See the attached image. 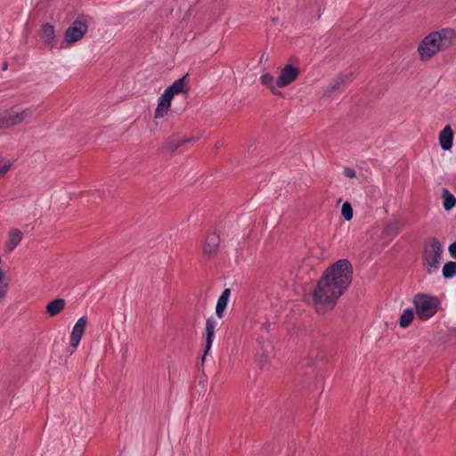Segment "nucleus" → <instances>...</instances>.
Segmentation results:
<instances>
[{
    "instance_id": "nucleus-1",
    "label": "nucleus",
    "mask_w": 456,
    "mask_h": 456,
    "mask_svg": "<svg viewBox=\"0 0 456 456\" xmlns=\"http://www.w3.org/2000/svg\"><path fill=\"white\" fill-rule=\"evenodd\" d=\"M353 269L347 259H340L329 266L312 291L316 312L323 314L331 310L352 281Z\"/></svg>"
},
{
    "instance_id": "nucleus-2",
    "label": "nucleus",
    "mask_w": 456,
    "mask_h": 456,
    "mask_svg": "<svg viewBox=\"0 0 456 456\" xmlns=\"http://www.w3.org/2000/svg\"><path fill=\"white\" fill-rule=\"evenodd\" d=\"M455 37L453 29L444 28L429 33L418 46V53L422 61H429L438 52L447 49Z\"/></svg>"
},
{
    "instance_id": "nucleus-3",
    "label": "nucleus",
    "mask_w": 456,
    "mask_h": 456,
    "mask_svg": "<svg viewBox=\"0 0 456 456\" xmlns=\"http://www.w3.org/2000/svg\"><path fill=\"white\" fill-rule=\"evenodd\" d=\"M187 75L175 80L167 87L158 100L155 114H167L175 96L183 94L188 90Z\"/></svg>"
},
{
    "instance_id": "nucleus-4",
    "label": "nucleus",
    "mask_w": 456,
    "mask_h": 456,
    "mask_svg": "<svg viewBox=\"0 0 456 456\" xmlns=\"http://www.w3.org/2000/svg\"><path fill=\"white\" fill-rule=\"evenodd\" d=\"M442 255V246L436 238H431L425 243L423 262L428 273H432L439 268Z\"/></svg>"
},
{
    "instance_id": "nucleus-5",
    "label": "nucleus",
    "mask_w": 456,
    "mask_h": 456,
    "mask_svg": "<svg viewBox=\"0 0 456 456\" xmlns=\"http://www.w3.org/2000/svg\"><path fill=\"white\" fill-rule=\"evenodd\" d=\"M413 304L418 317L422 321H427L436 314L439 300L428 294H417L413 297Z\"/></svg>"
},
{
    "instance_id": "nucleus-6",
    "label": "nucleus",
    "mask_w": 456,
    "mask_h": 456,
    "mask_svg": "<svg viewBox=\"0 0 456 456\" xmlns=\"http://www.w3.org/2000/svg\"><path fill=\"white\" fill-rule=\"evenodd\" d=\"M87 31V25L85 19L77 18L65 31V40L73 44L80 40Z\"/></svg>"
},
{
    "instance_id": "nucleus-7",
    "label": "nucleus",
    "mask_w": 456,
    "mask_h": 456,
    "mask_svg": "<svg viewBox=\"0 0 456 456\" xmlns=\"http://www.w3.org/2000/svg\"><path fill=\"white\" fill-rule=\"evenodd\" d=\"M298 76V69L291 65H286L281 71L275 85L278 87H284L292 83Z\"/></svg>"
},
{
    "instance_id": "nucleus-8",
    "label": "nucleus",
    "mask_w": 456,
    "mask_h": 456,
    "mask_svg": "<svg viewBox=\"0 0 456 456\" xmlns=\"http://www.w3.org/2000/svg\"><path fill=\"white\" fill-rule=\"evenodd\" d=\"M86 324L87 318L86 316H82L77 321V322L73 326L70 334V346L72 348L76 349L78 346L81 338L85 332Z\"/></svg>"
},
{
    "instance_id": "nucleus-9",
    "label": "nucleus",
    "mask_w": 456,
    "mask_h": 456,
    "mask_svg": "<svg viewBox=\"0 0 456 456\" xmlns=\"http://www.w3.org/2000/svg\"><path fill=\"white\" fill-rule=\"evenodd\" d=\"M352 73L339 76L333 80L323 91V97H331L335 93L339 91L345 85L352 81Z\"/></svg>"
},
{
    "instance_id": "nucleus-10",
    "label": "nucleus",
    "mask_w": 456,
    "mask_h": 456,
    "mask_svg": "<svg viewBox=\"0 0 456 456\" xmlns=\"http://www.w3.org/2000/svg\"><path fill=\"white\" fill-rule=\"evenodd\" d=\"M198 140V137L191 136L188 138H178V137H171L167 139L164 142L163 149L167 152H175L177 149L186 144H192Z\"/></svg>"
},
{
    "instance_id": "nucleus-11",
    "label": "nucleus",
    "mask_w": 456,
    "mask_h": 456,
    "mask_svg": "<svg viewBox=\"0 0 456 456\" xmlns=\"http://www.w3.org/2000/svg\"><path fill=\"white\" fill-rule=\"evenodd\" d=\"M216 324H217V322L214 317H209L206 321V338H205V344H204L205 351H204V354L202 357V361L205 360L206 355L211 349Z\"/></svg>"
},
{
    "instance_id": "nucleus-12",
    "label": "nucleus",
    "mask_w": 456,
    "mask_h": 456,
    "mask_svg": "<svg viewBox=\"0 0 456 456\" xmlns=\"http://www.w3.org/2000/svg\"><path fill=\"white\" fill-rule=\"evenodd\" d=\"M259 344H261V346L260 349L256 351V357L259 367L264 369L267 365L269 358L273 353V346L270 342L265 340L263 342H259Z\"/></svg>"
},
{
    "instance_id": "nucleus-13",
    "label": "nucleus",
    "mask_w": 456,
    "mask_h": 456,
    "mask_svg": "<svg viewBox=\"0 0 456 456\" xmlns=\"http://www.w3.org/2000/svg\"><path fill=\"white\" fill-rule=\"evenodd\" d=\"M453 132L447 125L439 134V144L444 151H449L452 147Z\"/></svg>"
},
{
    "instance_id": "nucleus-14",
    "label": "nucleus",
    "mask_w": 456,
    "mask_h": 456,
    "mask_svg": "<svg viewBox=\"0 0 456 456\" xmlns=\"http://www.w3.org/2000/svg\"><path fill=\"white\" fill-rule=\"evenodd\" d=\"M219 241L220 240L216 233L212 232L208 234L203 246V254L208 256L215 254L218 248Z\"/></svg>"
},
{
    "instance_id": "nucleus-15",
    "label": "nucleus",
    "mask_w": 456,
    "mask_h": 456,
    "mask_svg": "<svg viewBox=\"0 0 456 456\" xmlns=\"http://www.w3.org/2000/svg\"><path fill=\"white\" fill-rule=\"evenodd\" d=\"M54 37L55 34L53 26L48 23L44 24L41 28L40 39L45 45L52 48L53 46Z\"/></svg>"
},
{
    "instance_id": "nucleus-16",
    "label": "nucleus",
    "mask_w": 456,
    "mask_h": 456,
    "mask_svg": "<svg viewBox=\"0 0 456 456\" xmlns=\"http://www.w3.org/2000/svg\"><path fill=\"white\" fill-rule=\"evenodd\" d=\"M230 295H231V289H225L222 292L221 296L219 297L216 305V314L218 318L224 317V313L227 306V303H228Z\"/></svg>"
},
{
    "instance_id": "nucleus-17",
    "label": "nucleus",
    "mask_w": 456,
    "mask_h": 456,
    "mask_svg": "<svg viewBox=\"0 0 456 456\" xmlns=\"http://www.w3.org/2000/svg\"><path fill=\"white\" fill-rule=\"evenodd\" d=\"M66 302L63 298H56L50 301L46 305V314L53 317L59 314L65 307Z\"/></svg>"
},
{
    "instance_id": "nucleus-18",
    "label": "nucleus",
    "mask_w": 456,
    "mask_h": 456,
    "mask_svg": "<svg viewBox=\"0 0 456 456\" xmlns=\"http://www.w3.org/2000/svg\"><path fill=\"white\" fill-rule=\"evenodd\" d=\"M15 160L0 153V179L4 178L12 169Z\"/></svg>"
},
{
    "instance_id": "nucleus-19",
    "label": "nucleus",
    "mask_w": 456,
    "mask_h": 456,
    "mask_svg": "<svg viewBox=\"0 0 456 456\" xmlns=\"http://www.w3.org/2000/svg\"><path fill=\"white\" fill-rule=\"evenodd\" d=\"M22 239V232L17 229L12 230L9 233V238L6 242L8 251H12L15 247L20 242Z\"/></svg>"
},
{
    "instance_id": "nucleus-20",
    "label": "nucleus",
    "mask_w": 456,
    "mask_h": 456,
    "mask_svg": "<svg viewBox=\"0 0 456 456\" xmlns=\"http://www.w3.org/2000/svg\"><path fill=\"white\" fill-rule=\"evenodd\" d=\"M442 198H443V206L446 211H449L455 207L456 198L452 193H451L449 191V190H447V189L443 190Z\"/></svg>"
},
{
    "instance_id": "nucleus-21",
    "label": "nucleus",
    "mask_w": 456,
    "mask_h": 456,
    "mask_svg": "<svg viewBox=\"0 0 456 456\" xmlns=\"http://www.w3.org/2000/svg\"><path fill=\"white\" fill-rule=\"evenodd\" d=\"M23 116H0V127L7 128L22 121Z\"/></svg>"
},
{
    "instance_id": "nucleus-22",
    "label": "nucleus",
    "mask_w": 456,
    "mask_h": 456,
    "mask_svg": "<svg viewBox=\"0 0 456 456\" xmlns=\"http://www.w3.org/2000/svg\"><path fill=\"white\" fill-rule=\"evenodd\" d=\"M414 317L413 310L411 308L404 309L399 318V324L402 328H407L412 322Z\"/></svg>"
},
{
    "instance_id": "nucleus-23",
    "label": "nucleus",
    "mask_w": 456,
    "mask_h": 456,
    "mask_svg": "<svg viewBox=\"0 0 456 456\" xmlns=\"http://www.w3.org/2000/svg\"><path fill=\"white\" fill-rule=\"evenodd\" d=\"M443 275L444 278H452L456 275V262L449 261L443 267Z\"/></svg>"
},
{
    "instance_id": "nucleus-24",
    "label": "nucleus",
    "mask_w": 456,
    "mask_h": 456,
    "mask_svg": "<svg viewBox=\"0 0 456 456\" xmlns=\"http://www.w3.org/2000/svg\"><path fill=\"white\" fill-rule=\"evenodd\" d=\"M400 229H401L400 223L393 222L386 226L384 232L387 235L395 236L396 234H398Z\"/></svg>"
},
{
    "instance_id": "nucleus-25",
    "label": "nucleus",
    "mask_w": 456,
    "mask_h": 456,
    "mask_svg": "<svg viewBox=\"0 0 456 456\" xmlns=\"http://www.w3.org/2000/svg\"><path fill=\"white\" fill-rule=\"evenodd\" d=\"M341 213L346 221H350L353 218V208L349 202L346 201L342 205Z\"/></svg>"
},
{
    "instance_id": "nucleus-26",
    "label": "nucleus",
    "mask_w": 456,
    "mask_h": 456,
    "mask_svg": "<svg viewBox=\"0 0 456 456\" xmlns=\"http://www.w3.org/2000/svg\"><path fill=\"white\" fill-rule=\"evenodd\" d=\"M260 80H261V83L263 85H265V86L271 88L273 90V94H276L278 93L277 91H275V89L273 87L274 83H273V77L272 75H270V74H264V75L261 76Z\"/></svg>"
},
{
    "instance_id": "nucleus-27",
    "label": "nucleus",
    "mask_w": 456,
    "mask_h": 456,
    "mask_svg": "<svg viewBox=\"0 0 456 456\" xmlns=\"http://www.w3.org/2000/svg\"><path fill=\"white\" fill-rule=\"evenodd\" d=\"M271 327H272V324L267 322L260 323L259 330H260V336L263 339L265 338L264 335L267 334L270 331Z\"/></svg>"
},
{
    "instance_id": "nucleus-28",
    "label": "nucleus",
    "mask_w": 456,
    "mask_h": 456,
    "mask_svg": "<svg viewBox=\"0 0 456 456\" xmlns=\"http://www.w3.org/2000/svg\"><path fill=\"white\" fill-rule=\"evenodd\" d=\"M343 174L349 178H354L356 175L355 171L350 167H345L343 170Z\"/></svg>"
},
{
    "instance_id": "nucleus-29",
    "label": "nucleus",
    "mask_w": 456,
    "mask_h": 456,
    "mask_svg": "<svg viewBox=\"0 0 456 456\" xmlns=\"http://www.w3.org/2000/svg\"><path fill=\"white\" fill-rule=\"evenodd\" d=\"M448 249L451 256L456 259V240L449 246Z\"/></svg>"
},
{
    "instance_id": "nucleus-30",
    "label": "nucleus",
    "mask_w": 456,
    "mask_h": 456,
    "mask_svg": "<svg viewBox=\"0 0 456 456\" xmlns=\"http://www.w3.org/2000/svg\"><path fill=\"white\" fill-rule=\"evenodd\" d=\"M224 145V142L223 141H218L216 142V145H215V148L216 150L217 151L218 149H220L221 147H223Z\"/></svg>"
},
{
    "instance_id": "nucleus-31",
    "label": "nucleus",
    "mask_w": 456,
    "mask_h": 456,
    "mask_svg": "<svg viewBox=\"0 0 456 456\" xmlns=\"http://www.w3.org/2000/svg\"><path fill=\"white\" fill-rule=\"evenodd\" d=\"M3 69H7V64H6V63H4V64L3 65Z\"/></svg>"
},
{
    "instance_id": "nucleus-32",
    "label": "nucleus",
    "mask_w": 456,
    "mask_h": 456,
    "mask_svg": "<svg viewBox=\"0 0 456 456\" xmlns=\"http://www.w3.org/2000/svg\"><path fill=\"white\" fill-rule=\"evenodd\" d=\"M14 114L19 115V112H15ZM20 114H25L23 111L20 112Z\"/></svg>"
},
{
    "instance_id": "nucleus-33",
    "label": "nucleus",
    "mask_w": 456,
    "mask_h": 456,
    "mask_svg": "<svg viewBox=\"0 0 456 456\" xmlns=\"http://www.w3.org/2000/svg\"><path fill=\"white\" fill-rule=\"evenodd\" d=\"M159 117V116H158V115H155V116H154V118H158Z\"/></svg>"
}]
</instances>
